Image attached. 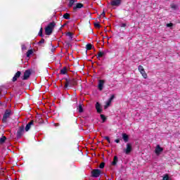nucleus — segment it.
<instances>
[{
	"mask_svg": "<svg viewBox=\"0 0 180 180\" xmlns=\"http://www.w3.org/2000/svg\"><path fill=\"white\" fill-rule=\"evenodd\" d=\"M68 70H67V67H64L63 69L60 70V74L62 75H65L67 74Z\"/></svg>",
	"mask_w": 180,
	"mask_h": 180,
	"instance_id": "19",
	"label": "nucleus"
},
{
	"mask_svg": "<svg viewBox=\"0 0 180 180\" xmlns=\"http://www.w3.org/2000/svg\"><path fill=\"white\" fill-rule=\"evenodd\" d=\"M103 85H105V80H103V79L98 80V88L99 91L103 90Z\"/></svg>",
	"mask_w": 180,
	"mask_h": 180,
	"instance_id": "14",
	"label": "nucleus"
},
{
	"mask_svg": "<svg viewBox=\"0 0 180 180\" xmlns=\"http://www.w3.org/2000/svg\"><path fill=\"white\" fill-rule=\"evenodd\" d=\"M20 75H22V72L18 71L12 79L13 82H16L18 78H20Z\"/></svg>",
	"mask_w": 180,
	"mask_h": 180,
	"instance_id": "13",
	"label": "nucleus"
},
{
	"mask_svg": "<svg viewBox=\"0 0 180 180\" xmlns=\"http://www.w3.org/2000/svg\"><path fill=\"white\" fill-rule=\"evenodd\" d=\"M115 143H117V144H119V143H120V139H115Z\"/></svg>",
	"mask_w": 180,
	"mask_h": 180,
	"instance_id": "40",
	"label": "nucleus"
},
{
	"mask_svg": "<svg viewBox=\"0 0 180 180\" xmlns=\"http://www.w3.org/2000/svg\"><path fill=\"white\" fill-rule=\"evenodd\" d=\"M119 162V158H117L116 155L114 156L113 160L111 163L112 165H117V162Z\"/></svg>",
	"mask_w": 180,
	"mask_h": 180,
	"instance_id": "17",
	"label": "nucleus"
},
{
	"mask_svg": "<svg viewBox=\"0 0 180 180\" xmlns=\"http://www.w3.org/2000/svg\"><path fill=\"white\" fill-rule=\"evenodd\" d=\"M138 70H139V72H141V71H143L144 70V68L142 65H139L138 67Z\"/></svg>",
	"mask_w": 180,
	"mask_h": 180,
	"instance_id": "34",
	"label": "nucleus"
},
{
	"mask_svg": "<svg viewBox=\"0 0 180 180\" xmlns=\"http://www.w3.org/2000/svg\"><path fill=\"white\" fill-rule=\"evenodd\" d=\"M162 151H164V149L162 148H161V146H160V145H157L155 149V153L157 155H160V154H161V153H162Z\"/></svg>",
	"mask_w": 180,
	"mask_h": 180,
	"instance_id": "11",
	"label": "nucleus"
},
{
	"mask_svg": "<svg viewBox=\"0 0 180 180\" xmlns=\"http://www.w3.org/2000/svg\"><path fill=\"white\" fill-rule=\"evenodd\" d=\"M110 5L111 6H120L122 5V0H112Z\"/></svg>",
	"mask_w": 180,
	"mask_h": 180,
	"instance_id": "8",
	"label": "nucleus"
},
{
	"mask_svg": "<svg viewBox=\"0 0 180 180\" xmlns=\"http://www.w3.org/2000/svg\"><path fill=\"white\" fill-rule=\"evenodd\" d=\"M99 168H101V169H103V168H105V162H101L99 165Z\"/></svg>",
	"mask_w": 180,
	"mask_h": 180,
	"instance_id": "32",
	"label": "nucleus"
},
{
	"mask_svg": "<svg viewBox=\"0 0 180 180\" xmlns=\"http://www.w3.org/2000/svg\"><path fill=\"white\" fill-rule=\"evenodd\" d=\"M105 10H103V13H101V16H103V18H105Z\"/></svg>",
	"mask_w": 180,
	"mask_h": 180,
	"instance_id": "42",
	"label": "nucleus"
},
{
	"mask_svg": "<svg viewBox=\"0 0 180 180\" xmlns=\"http://www.w3.org/2000/svg\"><path fill=\"white\" fill-rule=\"evenodd\" d=\"M171 8L172 9H174V11H176V9H178V6L174 4H171Z\"/></svg>",
	"mask_w": 180,
	"mask_h": 180,
	"instance_id": "29",
	"label": "nucleus"
},
{
	"mask_svg": "<svg viewBox=\"0 0 180 180\" xmlns=\"http://www.w3.org/2000/svg\"><path fill=\"white\" fill-rule=\"evenodd\" d=\"M66 36H68V37H70V40H72V32H68L67 34H66Z\"/></svg>",
	"mask_w": 180,
	"mask_h": 180,
	"instance_id": "31",
	"label": "nucleus"
},
{
	"mask_svg": "<svg viewBox=\"0 0 180 180\" xmlns=\"http://www.w3.org/2000/svg\"><path fill=\"white\" fill-rule=\"evenodd\" d=\"M38 35L40 37H43V27H41L40 30H39V32L38 33Z\"/></svg>",
	"mask_w": 180,
	"mask_h": 180,
	"instance_id": "28",
	"label": "nucleus"
},
{
	"mask_svg": "<svg viewBox=\"0 0 180 180\" xmlns=\"http://www.w3.org/2000/svg\"><path fill=\"white\" fill-rule=\"evenodd\" d=\"M51 45L52 46L51 51L52 53H54V51H56V46H53L52 43H51Z\"/></svg>",
	"mask_w": 180,
	"mask_h": 180,
	"instance_id": "38",
	"label": "nucleus"
},
{
	"mask_svg": "<svg viewBox=\"0 0 180 180\" xmlns=\"http://www.w3.org/2000/svg\"><path fill=\"white\" fill-rule=\"evenodd\" d=\"M167 27H172L174 26V24L172 22H169L167 24Z\"/></svg>",
	"mask_w": 180,
	"mask_h": 180,
	"instance_id": "37",
	"label": "nucleus"
},
{
	"mask_svg": "<svg viewBox=\"0 0 180 180\" xmlns=\"http://www.w3.org/2000/svg\"><path fill=\"white\" fill-rule=\"evenodd\" d=\"M94 27H97L98 29L101 28V24H99L98 22H96L94 23Z\"/></svg>",
	"mask_w": 180,
	"mask_h": 180,
	"instance_id": "33",
	"label": "nucleus"
},
{
	"mask_svg": "<svg viewBox=\"0 0 180 180\" xmlns=\"http://www.w3.org/2000/svg\"><path fill=\"white\" fill-rule=\"evenodd\" d=\"M126 26H127L126 23L121 24V27H126Z\"/></svg>",
	"mask_w": 180,
	"mask_h": 180,
	"instance_id": "41",
	"label": "nucleus"
},
{
	"mask_svg": "<svg viewBox=\"0 0 180 180\" xmlns=\"http://www.w3.org/2000/svg\"><path fill=\"white\" fill-rule=\"evenodd\" d=\"M32 126H34V120H31L28 124H27L25 129V131H29L30 130V129L32 128Z\"/></svg>",
	"mask_w": 180,
	"mask_h": 180,
	"instance_id": "10",
	"label": "nucleus"
},
{
	"mask_svg": "<svg viewBox=\"0 0 180 180\" xmlns=\"http://www.w3.org/2000/svg\"><path fill=\"white\" fill-rule=\"evenodd\" d=\"M100 116L101 120H103V123H105V122H106V117L105 116V115L101 114Z\"/></svg>",
	"mask_w": 180,
	"mask_h": 180,
	"instance_id": "27",
	"label": "nucleus"
},
{
	"mask_svg": "<svg viewBox=\"0 0 180 180\" xmlns=\"http://www.w3.org/2000/svg\"><path fill=\"white\" fill-rule=\"evenodd\" d=\"M86 49L87 51L92 50V44H87L86 45Z\"/></svg>",
	"mask_w": 180,
	"mask_h": 180,
	"instance_id": "24",
	"label": "nucleus"
},
{
	"mask_svg": "<svg viewBox=\"0 0 180 180\" xmlns=\"http://www.w3.org/2000/svg\"><path fill=\"white\" fill-rule=\"evenodd\" d=\"M6 141V136H3L2 137L0 138V144H4Z\"/></svg>",
	"mask_w": 180,
	"mask_h": 180,
	"instance_id": "20",
	"label": "nucleus"
},
{
	"mask_svg": "<svg viewBox=\"0 0 180 180\" xmlns=\"http://www.w3.org/2000/svg\"><path fill=\"white\" fill-rule=\"evenodd\" d=\"M84 8V4L82 3H77L76 5L73 7L74 12H77L78 9H81Z\"/></svg>",
	"mask_w": 180,
	"mask_h": 180,
	"instance_id": "12",
	"label": "nucleus"
},
{
	"mask_svg": "<svg viewBox=\"0 0 180 180\" xmlns=\"http://www.w3.org/2000/svg\"><path fill=\"white\" fill-rule=\"evenodd\" d=\"M112 99H115V95H112L111 97L108 99L106 104L104 105V109H108L110 106V103H112Z\"/></svg>",
	"mask_w": 180,
	"mask_h": 180,
	"instance_id": "9",
	"label": "nucleus"
},
{
	"mask_svg": "<svg viewBox=\"0 0 180 180\" xmlns=\"http://www.w3.org/2000/svg\"><path fill=\"white\" fill-rule=\"evenodd\" d=\"M101 174H102V172L99 169H94L91 171V176L93 178H99Z\"/></svg>",
	"mask_w": 180,
	"mask_h": 180,
	"instance_id": "6",
	"label": "nucleus"
},
{
	"mask_svg": "<svg viewBox=\"0 0 180 180\" xmlns=\"http://www.w3.org/2000/svg\"><path fill=\"white\" fill-rule=\"evenodd\" d=\"M11 116H12V110H11L9 109L6 110L4 112V114L3 115L2 122L4 124L8 123V119H9V117H11Z\"/></svg>",
	"mask_w": 180,
	"mask_h": 180,
	"instance_id": "3",
	"label": "nucleus"
},
{
	"mask_svg": "<svg viewBox=\"0 0 180 180\" xmlns=\"http://www.w3.org/2000/svg\"><path fill=\"white\" fill-rule=\"evenodd\" d=\"M78 112L79 113H82V112H84V108H82V104L79 105Z\"/></svg>",
	"mask_w": 180,
	"mask_h": 180,
	"instance_id": "22",
	"label": "nucleus"
},
{
	"mask_svg": "<svg viewBox=\"0 0 180 180\" xmlns=\"http://www.w3.org/2000/svg\"><path fill=\"white\" fill-rule=\"evenodd\" d=\"M32 54H33V50L32 49L28 50L27 52V57H30Z\"/></svg>",
	"mask_w": 180,
	"mask_h": 180,
	"instance_id": "26",
	"label": "nucleus"
},
{
	"mask_svg": "<svg viewBox=\"0 0 180 180\" xmlns=\"http://www.w3.org/2000/svg\"><path fill=\"white\" fill-rule=\"evenodd\" d=\"M122 139L124 140V143H128L129 142V135L126 133L122 134Z\"/></svg>",
	"mask_w": 180,
	"mask_h": 180,
	"instance_id": "16",
	"label": "nucleus"
},
{
	"mask_svg": "<svg viewBox=\"0 0 180 180\" xmlns=\"http://www.w3.org/2000/svg\"><path fill=\"white\" fill-rule=\"evenodd\" d=\"M30 75H32V71L30 70H27L24 72V75L22 77L23 81H26L27 79H29L30 77Z\"/></svg>",
	"mask_w": 180,
	"mask_h": 180,
	"instance_id": "7",
	"label": "nucleus"
},
{
	"mask_svg": "<svg viewBox=\"0 0 180 180\" xmlns=\"http://www.w3.org/2000/svg\"><path fill=\"white\" fill-rule=\"evenodd\" d=\"M140 73L145 79L147 78V73H146V70H144V69L143 70V71H141Z\"/></svg>",
	"mask_w": 180,
	"mask_h": 180,
	"instance_id": "25",
	"label": "nucleus"
},
{
	"mask_svg": "<svg viewBox=\"0 0 180 180\" xmlns=\"http://www.w3.org/2000/svg\"><path fill=\"white\" fill-rule=\"evenodd\" d=\"M70 16H71V15H70V13H65L63 15L64 19H67V20H70Z\"/></svg>",
	"mask_w": 180,
	"mask_h": 180,
	"instance_id": "23",
	"label": "nucleus"
},
{
	"mask_svg": "<svg viewBox=\"0 0 180 180\" xmlns=\"http://www.w3.org/2000/svg\"><path fill=\"white\" fill-rule=\"evenodd\" d=\"M104 139L110 144V138H109V136H104Z\"/></svg>",
	"mask_w": 180,
	"mask_h": 180,
	"instance_id": "35",
	"label": "nucleus"
},
{
	"mask_svg": "<svg viewBox=\"0 0 180 180\" xmlns=\"http://www.w3.org/2000/svg\"><path fill=\"white\" fill-rule=\"evenodd\" d=\"M126 146H127V148H124L123 151L124 154H126L127 155H129V154H130V153L133 151V146L131 145V143H127Z\"/></svg>",
	"mask_w": 180,
	"mask_h": 180,
	"instance_id": "5",
	"label": "nucleus"
},
{
	"mask_svg": "<svg viewBox=\"0 0 180 180\" xmlns=\"http://www.w3.org/2000/svg\"><path fill=\"white\" fill-rule=\"evenodd\" d=\"M169 175L168 174H165L162 180H169Z\"/></svg>",
	"mask_w": 180,
	"mask_h": 180,
	"instance_id": "30",
	"label": "nucleus"
},
{
	"mask_svg": "<svg viewBox=\"0 0 180 180\" xmlns=\"http://www.w3.org/2000/svg\"><path fill=\"white\" fill-rule=\"evenodd\" d=\"M24 134H25V126L21 125L20 127H19L18 130L17 131V133H16L17 139H21L22 136H23Z\"/></svg>",
	"mask_w": 180,
	"mask_h": 180,
	"instance_id": "4",
	"label": "nucleus"
},
{
	"mask_svg": "<svg viewBox=\"0 0 180 180\" xmlns=\"http://www.w3.org/2000/svg\"><path fill=\"white\" fill-rule=\"evenodd\" d=\"M55 27L56 22L54 21L50 22L45 28V34H46V36H50L51 33H53Z\"/></svg>",
	"mask_w": 180,
	"mask_h": 180,
	"instance_id": "2",
	"label": "nucleus"
},
{
	"mask_svg": "<svg viewBox=\"0 0 180 180\" xmlns=\"http://www.w3.org/2000/svg\"><path fill=\"white\" fill-rule=\"evenodd\" d=\"M96 109L97 110V113H102L103 112V110L102 108H101V103H99V102H97L96 103Z\"/></svg>",
	"mask_w": 180,
	"mask_h": 180,
	"instance_id": "15",
	"label": "nucleus"
},
{
	"mask_svg": "<svg viewBox=\"0 0 180 180\" xmlns=\"http://www.w3.org/2000/svg\"><path fill=\"white\" fill-rule=\"evenodd\" d=\"M78 0H70L69 4L68 5V8H72V6L74 5V4H75V2H77Z\"/></svg>",
	"mask_w": 180,
	"mask_h": 180,
	"instance_id": "18",
	"label": "nucleus"
},
{
	"mask_svg": "<svg viewBox=\"0 0 180 180\" xmlns=\"http://www.w3.org/2000/svg\"><path fill=\"white\" fill-rule=\"evenodd\" d=\"M66 44H67V46H68V47H70V46H71V44H70V42L66 43Z\"/></svg>",
	"mask_w": 180,
	"mask_h": 180,
	"instance_id": "43",
	"label": "nucleus"
},
{
	"mask_svg": "<svg viewBox=\"0 0 180 180\" xmlns=\"http://www.w3.org/2000/svg\"><path fill=\"white\" fill-rule=\"evenodd\" d=\"M45 40L44 39H41L39 42H38V44L39 46H40V44H43L44 43Z\"/></svg>",
	"mask_w": 180,
	"mask_h": 180,
	"instance_id": "36",
	"label": "nucleus"
},
{
	"mask_svg": "<svg viewBox=\"0 0 180 180\" xmlns=\"http://www.w3.org/2000/svg\"><path fill=\"white\" fill-rule=\"evenodd\" d=\"M21 49H22V50H26L27 48H26V46L25 44H23L21 46Z\"/></svg>",
	"mask_w": 180,
	"mask_h": 180,
	"instance_id": "39",
	"label": "nucleus"
},
{
	"mask_svg": "<svg viewBox=\"0 0 180 180\" xmlns=\"http://www.w3.org/2000/svg\"><path fill=\"white\" fill-rule=\"evenodd\" d=\"M103 56H105V52H102V51H99L98 53V57L97 58L98 60H100V57H103Z\"/></svg>",
	"mask_w": 180,
	"mask_h": 180,
	"instance_id": "21",
	"label": "nucleus"
},
{
	"mask_svg": "<svg viewBox=\"0 0 180 180\" xmlns=\"http://www.w3.org/2000/svg\"><path fill=\"white\" fill-rule=\"evenodd\" d=\"M65 79V88L66 89H70V88H72L78 85V79L75 77H70L68 79L66 78Z\"/></svg>",
	"mask_w": 180,
	"mask_h": 180,
	"instance_id": "1",
	"label": "nucleus"
}]
</instances>
